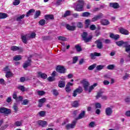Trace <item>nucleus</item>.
<instances>
[{
    "instance_id": "nucleus-1",
    "label": "nucleus",
    "mask_w": 130,
    "mask_h": 130,
    "mask_svg": "<svg viewBox=\"0 0 130 130\" xmlns=\"http://www.w3.org/2000/svg\"><path fill=\"white\" fill-rule=\"evenodd\" d=\"M81 84H82L83 87L84 89V91H88V93H91L92 90H94V88L95 87H97L98 86V83H94L92 85L90 86L89 88V86H90V83L88 81V80L86 79H83V80L80 81Z\"/></svg>"
},
{
    "instance_id": "nucleus-2",
    "label": "nucleus",
    "mask_w": 130,
    "mask_h": 130,
    "mask_svg": "<svg viewBox=\"0 0 130 130\" xmlns=\"http://www.w3.org/2000/svg\"><path fill=\"white\" fill-rule=\"evenodd\" d=\"M81 37L82 40H83L85 43H87L88 42H91V40H92V39L93 38V36L90 35L88 37V32H83L81 35Z\"/></svg>"
},
{
    "instance_id": "nucleus-3",
    "label": "nucleus",
    "mask_w": 130,
    "mask_h": 130,
    "mask_svg": "<svg viewBox=\"0 0 130 130\" xmlns=\"http://www.w3.org/2000/svg\"><path fill=\"white\" fill-rule=\"evenodd\" d=\"M78 3V4L75 8V10L77 12L83 11V8H84V2L82 0H79Z\"/></svg>"
},
{
    "instance_id": "nucleus-4",
    "label": "nucleus",
    "mask_w": 130,
    "mask_h": 130,
    "mask_svg": "<svg viewBox=\"0 0 130 130\" xmlns=\"http://www.w3.org/2000/svg\"><path fill=\"white\" fill-rule=\"evenodd\" d=\"M76 124H77V121L76 120H74L72 121L71 123L67 124L66 125L65 127L67 130L72 129L76 127Z\"/></svg>"
},
{
    "instance_id": "nucleus-5",
    "label": "nucleus",
    "mask_w": 130,
    "mask_h": 130,
    "mask_svg": "<svg viewBox=\"0 0 130 130\" xmlns=\"http://www.w3.org/2000/svg\"><path fill=\"white\" fill-rule=\"evenodd\" d=\"M82 92L83 88L81 86H79L73 91V97H76L78 94H81Z\"/></svg>"
},
{
    "instance_id": "nucleus-6",
    "label": "nucleus",
    "mask_w": 130,
    "mask_h": 130,
    "mask_svg": "<svg viewBox=\"0 0 130 130\" xmlns=\"http://www.w3.org/2000/svg\"><path fill=\"white\" fill-rule=\"evenodd\" d=\"M103 40H104V39L101 38V39H99L95 41L96 47L99 49H102V48H103V44H102V41H103Z\"/></svg>"
},
{
    "instance_id": "nucleus-7",
    "label": "nucleus",
    "mask_w": 130,
    "mask_h": 130,
    "mask_svg": "<svg viewBox=\"0 0 130 130\" xmlns=\"http://www.w3.org/2000/svg\"><path fill=\"white\" fill-rule=\"evenodd\" d=\"M66 70L67 69H66V68H64V67L63 66H57L56 68V72L59 73L60 74H66Z\"/></svg>"
},
{
    "instance_id": "nucleus-8",
    "label": "nucleus",
    "mask_w": 130,
    "mask_h": 130,
    "mask_svg": "<svg viewBox=\"0 0 130 130\" xmlns=\"http://www.w3.org/2000/svg\"><path fill=\"white\" fill-rule=\"evenodd\" d=\"M32 61L31 59L28 58L27 60L23 63L22 67L24 69H27L28 67H30L31 66V63Z\"/></svg>"
},
{
    "instance_id": "nucleus-9",
    "label": "nucleus",
    "mask_w": 130,
    "mask_h": 130,
    "mask_svg": "<svg viewBox=\"0 0 130 130\" xmlns=\"http://www.w3.org/2000/svg\"><path fill=\"white\" fill-rule=\"evenodd\" d=\"M0 112L1 113H5V114H10L11 113V110L6 108H0Z\"/></svg>"
},
{
    "instance_id": "nucleus-10",
    "label": "nucleus",
    "mask_w": 130,
    "mask_h": 130,
    "mask_svg": "<svg viewBox=\"0 0 130 130\" xmlns=\"http://www.w3.org/2000/svg\"><path fill=\"white\" fill-rule=\"evenodd\" d=\"M102 18H103V14L100 13L99 15L93 17L92 18V22H96L98 20H99L100 19H102Z\"/></svg>"
},
{
    "instance_id": "nucleus-11",
    "label": "nucleus",
    "mask_w": 130,
    "mask_h": 130,
    "mask_svg": "<svg viewBox=\"0 0 130 130\" xmlns=\"http://www.w3.org/2000/svg\"><path fill=\"white\" fill-rule=\"evenodd\" d=\"M85 115H86V111H82L79 114L78 116L75 119V120H79V119H82V118H84L85 117Z\"/></svg>"
},
{
    "instance_id": "nucleus-12",
    "label": "nucleus",
    "mask_w": 130,
    "mask_h": 130,
    "mask_svg": "<svg viewBox=\"0 0 130 130\" xmlns=\"http://www.w3.org/2000/svg\"><path fill=\"white\" fill-rule=\"evenodd\" d=\"M110 8H113V9H119V4L117 3H110L109 4Z\"/></svg>"
},
{
    "instance_id": "nucleus-13",
    "label": "nucleus",
    "mask_w": 130,
    "mask_h": 130,
    "mask_svg": "<svg viewBox=\"0 0 130 130\" xmlns=\"http://www.w3.org/2000/svg\"><path fill=\"white\" fill-rule=\"evenodd\" d=\"M113 112V111L112 110V109H111V108L108 107L106 108L105 113L106 115H107L108 116H110V115L112 114Z\"/></svg>"
},
{
    "instance_id": "nucleus-14",
    "label": "nucleus",
    "mask_w": 130,
    "mask_h": 130,
    "mask_svg": "<svg viewBox=\"0 0 130 130\" xmlns=\"http://www.w3.org/2000/svg\"><path fill=\"white\" fill-rule=\"evenodd\" d=\"M119 30L120 33H121V34H123V35H128V34H129L128 30L124 29L123 27H120Z\"/></svg>"
},
{
    "instance_id": "nucleus-15",
    "label": "nucleus",
    "mask_w": 130,
    "mask_h": 130,
    "mask_svg": "<svg viewBox=\"0 0 130 130\" xmlns=\"http://www.w3.org/2000/svg\"><path fill=\"white\" fill-rule=\"evenodd\" d=\"M38 123L39 125L42 126V127L47 126V122L46 121L39 120Z\"/></svg>"
},
{
    "instance_id": "nucleus-16",
    "label": "nucleus",
    "mask_w": 130,
    "mask_h": 130,
    "mask_svg": "<svg viewBox=\"0 0 130 130\" xmlns=\"http://www.w3.org/2000/svg\"><path fill=\"white\" fill-rule=\"evenodd\" d=\"M91 59H95V56H101V53L98 52L91 53L90 54Z\"/></svg>"
},
{
    "instance_id": "nucleus-17",
    "label": "nucleus",
    "mask_w": 130,
    "mask_h": 130,
    "mask_svg": "<svg viewBox=\"0 0 130 130\" xmlns=\"http://www.w3.org/2000/svg\"><path fill=\"white\" fill-rule=\"evenodd\" d=\"M37 74L39 78H41L42 79H47V75H46V74L43 73L41 72H39Z\"/></svg>"
},
{
    "instance_id": "nucleus-18",
    "label": "nucleus",
    "mask_w": 130,
    "mask_h": 130,
    "mask_svg": "<svg viewBox=\"0 0 130 130\" xmlns=\"http://www.w3.org/2000/svg\"><path fill=\"white\" fill-rule=\"evenodd\" d=\"M45 19L46 21H48V20H54V16L52 14H47L45 15Z\"/></svg>"
},
{
    "instance_id": "nucleus-19",
    "label": "nucleus",
    "mask_w": 130,
    "mask_h": 130,
    "mask_svg": "<svg viewBox=\"0 0 130 130\" xmlns=\"http://www.w3.org/2000/svg\"><path fill=\"white\" fill-rule=\"evenodd\" d=\"M101 23L102 25H103V26H107V25H109L110 24V22L108 20L103 19L101 20Z\"/></svg>"
},
{
    "instance_id": "nucleus-20",
    "label": "nucleus",
    "mask_w": 130,
    "mask_h": 130,
    "mask_svg": "<svg viewBox=\"0 0 130 130\" xmlns=\"http://www.w3.org/2000/svg\"><path fill=\"white\" fill-rule=\"evenodd\" d=\"M110 38L112 39H114L115 40H117L119 39V35H114V34H111L110 35Z\"/></svg>"
},
{
    "instance_id": "nucleus-21",
    "label": "nucleus",
    "mask_w": 130,
    "mask_h": 130,
    "mask_svg": "<svg viewBox=\"0 0 130 130\" xmlns=\"http://www.w3.org/2000/svg\"><path fill=\"white\" fill-rule=\"evenodd\" d=\"M66 28L68 30L70 31H75V30H76V26H71L70 24H67Z\"/></svg>"
},
{
    "instance_id": "nucleus-22",
    "label": "nucleus",
    "mask_w": 130,
    "mask_h": 130,
    "mask_svg": "<svg viewBox=\"0 0 130 130\" xmlns=\"http://www.w3.org/2000/svg\"><path fill=\"white\" fill-rule=\"evenodd\" d=\"M58 87L59 88H64L66 87V81L60 80L58 82Z\"/></svg>"
},
{
    "instance_id": "nucleus-23",
    "label": "nucleus",
    "mask_w": 130,
    "mask_h": 130,
    "mask_svg": "<svg viewBox=\"0 0 130 130\" xmlns=\"http://www.w3.org/2000/svg\"><path fill=\"white\" fill-rule=\"evenodd\" d=\"M29 37H28V35H26L25 36H21V40L22 41V42H23V43H27V41L28 40V38Z\"/></svg>"
},
{
    "instance_id": "nucleus-24",
    "label": "nucleus",
    "mask_w": 130,
    "mask_h": 130,
    "mask_svg": "<svg viewBox=\"0 0 130 130\" xmlns=\"http://www.w3.org/2000/svg\"><path fill=\"white\" fill-rule=\"evenodd\" d=\"M25 18V14H22L21 15H18V16L16 18V21L18 22H21L22 19Z\"/></svg>"
},
{
    "instance_id": "nucleus-25",
    "label": "nucleus",
    "mask_w": 130,
    "mask_h": 130,
    "mask_svg": "<svg viewBox=\"0 0 130 130\" xmlns=\"http://www.w3.org/2000/svg\"><path fill=\"white\" fill-rule=\"evenodd\" d=\"M8 18V14L5 13L0 12V20L2 19H6Z\"/></svg>"
},
{
    "instance_id": "nucleus-26",
    "label": "nucleus",
    "mask_w": 130,
    "mask_h": 130,
    "mask_svg": "<svg viewBox=\"0 0 130 130\" xmlns=\"http://www.w3.org/2000/svg\"><path fill=\"white\" fill-rule=\"evenodd\" d=\"M11 50H12V51H17V50H22V49H20L19 47L15 46L11 47Z\"/></svg>"
},
{
    "instance_id": "nucleus-27",
    "label": "nucleus",
    "mask_w": 130,
    "mask_h": 130,
    "mask_svg": "<svg viewBox=\"0 0 130 130\" xmlns=\"http://www.w3.org/2000/svg\"><path fill=\"white\" fill-rule=\"evenodd\" d=\"M71 12L70 10H67L66 11L65 13L63 14L62 17L63 18H66V17H68L69 16H71Z\"/></svg>"
},
{
    "instance_id": "nucleus-28",
    "label": "nucleus",
    "mask_w": 130,
    "mask_h": 130,
    "mask_svg": "<svg viewBox=\"0 0 130 130\" xmlns=\"http://www.w3.org/2000/svg\"><path fill=\"white\" fill-rule=\"evenodd\" d=\"M91 24V20L90 19L85 20V28H89Z\"/></svg>"
},
{
    "instance_id": "nucleus-29",
    "label": "nucleus",
    "mask_w": 130,
    "mask_h": 130,
    "mask_svg": "<svg viewBox=\"0 0 130 130\" xmlns=\"http://www.w3.org/2000/svg\"><path fill=\"white\" fill-rule=\"evenodd\" d=\"M22 59V56L16 55L13 58V60L15 61H18V60H21Z\"/></svg>"
},
{
    "instance_id": "nucleus-30",
    "label": "nucleus",
    "mask_w": 130,
    "mask_h": 130,
    "mask_svg": "<svg viewBox=\"0 0 130 130\" xmlns=\"http://www.w3.org/2000/svg\"><path fill=\"white\" fill-rule=\"evenodd\" d=\"M34 12H35L34 9H30L28 12L26 13V14L25 15L26 17H29L31 16V13H34Z\"/></svg>"
},
{
    "instance_id": "nucleus-31",
    "label": "nucleus",
    "mask_w": 130,
    "mask_h": 130,
    "mask_svg": "<svg viewBox=\"0 0 130 130\" xmlns=\"http://www.w3.org/2000/svg\"><path fill=\"white\" fill-rule=\"evenodd\" d=\"M13 108L15 113H17L19 108H18V104L15 103L13 105Z\"/></svg>"
},
{
    "instance_id": "nucleus-32",
    "label": "nucleus",
    "mask_w": 130,
    "mask_h": 130,
    "mask_svg": "<svg viewBox=\"0 0 130 130\" xmlns=\"http://www.w3.org/2000/svg\"><path fill=\"white\" fill-rule=\"evenodd\" d=\"M73 107H79V102L75 101L72 104Z\"/></svg>"
},
{
    "instance_id": "nucleus-33",
    "label": "nucleus",
    "mask_w": 130,
    "mask_h": 130,
    "mask_svg": "<svg viewBox=\"0 0 130 130\" xmlns=\"http://www.w3.org/2000/svg\"><path fill=\"white\" fill-rule=\"evenodd\" d=\"M82 17H89V16H91V13L90 12H84L82 13L81 15Z\"/></svg>"
},
{
    "instance_id": "nucleus-34",
    "label": "nucleus",
    "mask_w": 130,
    "mask_h": 130,
    "mask_svg": "<svg viewBox=\"0 0 130 130\" xmlns=\"http://www.w3.org/2000/svg\"><path fill=\"white\" fill-rule=\"evenodd\" d=\"M52 92L53 93V95H54V96H58V95L59 94L58 93V91H57V90L55 89H52Z\"/></svg>"
},
{
    "instance_id": "nucleus-35",
    "label": "nucleus",
    "mask_w": 130,
    "mask_h": 130,
    "mask_svg": "<svg viewBox=\"0 0 130 130\" xmlns=\"http://www.w3.org/2000/svg\"><path fill=\"white\" fill-rule=\"evenodd\" d=\"M75 48H76L77 51H78V52H80V51H82V48L79 45H76L75 46Z\"/></svg>"
},
{
    "instance_id": "nucleus-36",
    "label": "nucleus",
    "mask_w": 130,
    "mask_h": 130,
    "mask_svg": "<svg viewBox=\"0 0 130 130\" xmlns=\"http://www.w3.org/2000/svg\"><path fill=\"white\" fill-rule=\"evenodd\" d=\"M102 94H103V91H100L99 92H98L96 96V99H99V98L102 96Z\"/></svg>"
},
{
    "instance_id": "nucleus-37",
    "label": "nucleus",
    "mask_w": 130,
    "mask_h": 130,
    "mask_svg": "<svg viewBox=\"0 0 130 130\" xmlns=\"http://www.w3.org/2000/svg\"><path fill=\"white\" fill-rule=\"evenodd\" d=\"M39 23L41 26H44V25H45V23H46V21L44 19H41Z\"/></svg>"
},
{
    "instance_id": "nucleus-38",
    "label": "nucleus",
    "mask_w": 130,
    "mask_h": 130,
    "mask_svg": "<svg viewBox=\"0 0 130 130\" xmlns=\"http://www.w3.org/2000/svg\"><path fill=\"white\" fill-rule=\"evenodd\" d=\"M104 68V66L103 65H99L96 67V71H101V70H103Z\"/></svg>"
},
{
    "instance_id": "nucleus-39",
    "label": "nucleus",
    "mask_w": 130,
    "mask_h": 130,
    "mask_svg": "<svg viewBox=\"0 0 130 130\" xmlns=\"http://www.w3.org/2000/svg\"><path fill=\"white\" fill-rule=\"evenodd\" d=\"M17 89L21 90L22 92H25V87L23 85H20L17 87Z\"/></svg>"
},
{
    "instance_id": "nucleus-40",
    "label": "nucleus",
    "mask_w": 130,
    "mask_h": 130,
    "mask_svg": "<svg viewBox=\"0 0 130 130\" xmlns=\"http://www.w3.org/2000/svg\"><path fill=\"white\" fill-rule=\"evenodd\" d=\"M14 2H13V4L14 6H18V5H20V3H21L20 0H14Z\"/></svg>"
},
{
    "instance_id": "nucleus-41",
    "label": "nucleus",
    "mask_w": 130,
    "mask_h": 130,
    "mask_svg": "<svg viewBox=\"0 0 130 130\" xmlns=\"http://www.w3.org/2000/svg\"><path fill=\"white\" fill-rule=\"evenodd\" d=\"M96 25H95V24H91L90 25V26H89V29L91 30V31H94L95 30H96Z\"/></svg>"
},
{
    "instance_id": "nucleus-42",
    "label": "nucleus",
    "mask_w": 130,
    "mask_h": 130,
    "mask_svg": "<svg viewBox=\"0 0 130 130\" xmlns=\"http://www.w3.org/2000/svg\"><path fill=\"white\" fill-rule=\"evenodd\" d=\"M13 76V73L11 71L7 72L6 74V78H11Z\"/></svg>"
},
{
    "instance_id": "nucleus-43",
    "label": "nucleus",
    "mask_w": 130,
    "mask_h": 130,
    "mask_svg": "<svg viewBox=\"0 0 130 130\" xmlns=\"http://www.w3.org/2000/svg\"><path fill=\"white\" fill-rule=\"evenodd\" d=\"M96 63H94L91 66H90L88 68V70L89 71H92L93 70V69H95V67H96Z\"/></svg>"
},
{
    "instance_id": "nucleus-44",
    "label": "nucleus",
    "mask_w": 130,
    "mask_h": 130,
    "mask_svg": "<svg viewBox=\"0 0 130 130\" xmlns=\"http://www.w3.org/2000/svg\"><path fill=\"white\" fill-rule=\"evenodd\" d=\"M123 44V41L116 42V44L119 47L122 46Z\"/></svg>"
},
{
    "instance_id": "nucleus-45",
    "label": "nucleus",
    "mask_w": 130,
    "mask_h": 130,
    "mask_svg": "<svg viewBox=\"0 0 130 130\" xmlns=\"http://www.w3.org/2000/svg\"><path fill=\"white\" fill-rule=\"evenodd\" d=\"M45 111H41L39 112L40 116H41L42 117H44V116H45Z\"/></svg>"
},
{
    "instance_id": "nucleus-46",
    "label": "nucleus",
    "mask_w": 130,
    "mask_h": 130,
    "mask_svg": "<svg viewBox=\"0 0 130 130\" xmlns=\"http://www.w3.org/2000/svg\"><path fill=\"white\" fill-rule=\"evenodd\" d=\"M14 125L16 126H21V125H22V122L17 121L14 123Z\"/></svg>"
},
{
    "instance_id": "nucleus-47",
    "label": "nucleus",
    "mask_w": 130,
    "mask_h": 130,
    "mask_svg": "<svg viewBox=\"0 0 130 130\" xmlns=\"http://www.w3.org/2000/svg\"><path fill=\"white\" fill-rule=\"evenodd\" d=\"M78 59H79V58L78 57V56H74L73 58L72 63H76L77 62V61H78Z\"/></svg>"
},
{
    "instance_id": "nucleus-48",
    "label": "nucleus",
    "mask_w": 130,
    "mask_h": 130,
    "mask_svg": "<svg viewBox=\"0 0 130 130\" xmlns=\"http://www.w3.org/2000/svg\"><path fill=\"white\" fill-rule=\"evenodd\" d=\"M61 3H62V0H57L55 5L57 7H58V6H60L61 5Z\"/></svg>"
},
{
    "instance_id": "nucleus-49",
    "label": "nucleus",
    "mask_w": 130,
    "mask_h": 130,
    "mask_svg": "<svg viewBox=\"0 0 130 130\" xmlns=\"http://www.w3.org/2000/svg\"><path fill=\"white\" fill-rule=\"evenodd\" d=\"M58 40H60L61 41H67V39L65 37L60 36L58 38Z\"/></svg>"
},
{
    "instance_id": "nucleus-50",
    "label": "nucleus",
    "mask_w": 130,
    "mask_h": 130,
    "mask_svg": "<svg viewBox=\"0 0 130 130\" xmlns=\"http://www.w3.org/2000/svg\"><path fill=\"white\" fill-rule=\"evenodd\" d=\"M47 80L49 82H53V81H55V78L54 77H52V76H50L47 78Z\"/></svg>"
},
{
    "instance_id": "nucleus-51",
    "label": "nucleus",
    "mask_w": 130,
    "mask_h": 130,
    "mask_svg": "<svg viewBox=\"0 0 130 130\" xmlns=\"http://www.w3.org/2000/svg\"><path fill=\"white\" fill-rule=\"evenodd\" d=\"M41 12L40 11H36V14L35 15V19H37L40 15Z\"/></svg>"
},
{
    "instance_id": "nucleus-52",
    "label": "nucleus",
    "mask_w": 130,
    "mask_h": 130,
    "mask_svg": "<svg viewBox=\"0 0 130 130\" xmlns=\"http://www.w3.org/2000/svg\"><path fill=\"white\" fill-rule=\"evenodd\" d=\"M29 104V100L27 99H25L23 100V103H22V105H27Z\"/></svg>"
},
{
    "instance_id": "nucleus-53",
    "label": "nucleus",
    "mask_w": 130,
    "mask_h": 130,
    "mask_svg": "<svg viewBox=\"0 0 130 130\" xmlns=\"http://www.w3.org/2000/svg\"><path fill=\"white\" fill-rule=\"evenodd\" d=\"M23 99H24V98H23V96H18V97L17 98V99L16 100V101L17 102H22L23 101Z\"/></svg>"
},
{
    "instance_id": "nucleus-54",
    "label": "nucleus",
    "mask_w": 130,
    "mask_h": 130,
    "mask_svg": "<svg viewBox=\"0 0 130 130\" xmlns=\"http://www.w3.org/2000/svg\"><path fill=\"white\" fill-rule=\"evenodd\" d=\"M17 92H14L13 94V99H15L16 101H17V99H18V95H17Z\"/></svg>"
},
{
    "instance_id": "nucleus-55",
    "label": "nucleus",
    "mask_w": 130,
    "mask_h": 130,
    "mask_svg": "<svg viewBox=\"0 0 130 130\" xmlns=\"http://www.w3.org/2000/svg\"><path fill=\"white\" fill-rule=\"evenodd\" d=\"M114 67L115 66L113 64H110L107 66V69H108V70H113Z\"/></svg>"
},
{
    "instance_id": "nucleus-56",
    "label": "nucleus",
    "mask_w": 130,
    "mask_h": 130,
    "mask_svg": "<svg viewBox=\"0 0 130 130\" xmlns=\"http://www.w3.org/2000/svg\"><path fill=\"white\" fill-rule=\"evenodd\" d=\"M38 94L39 96H43L45 94V91H38Z\"/></svg>"
},
{
    "instance_id": "nucleus-57",
    "label": "nucleus",
    "mask_w": 130,
    "mask_h": 130,
    "mask_svg": "<svg viewBox=\"0 0 130 130\" xmlns=\"http://www.w3.org/2000/svg\"><path fill=\"white\" fill-rule=\"evenodd\" d=\"M74 86V83H72L71 82H68L66 85V88H71V87Z\"/></svg>"
},
{
    "instance_id": "nucleus-58",
    "label": "nucleus",
    "mask_w": 130,
    "mask_h": 130,
    "mask_svg": "<svg viewBox=\"0 0 130 130\" xmlns=\"http://www.w3.org/2000/svg\"><path fill=\"white\" fill-rule=\"evenodd\" d=\"M129 44L128 42H123L122 46L126 48Z\"/></svg>"
},
{
    "instance_id": "nucleus-59",
    "label": "nucleus",
    "mask_w": 130,
    "mask_h": 130,
    "mask_svg": "<svg viewBox=\"0 0 130 130\" xmlns=\"http://www.w3.org/2000/svg\"><path fill=\"white\" fill-rule=\"evenodd\" d=\"M124 101L126 103H130V97L127 96L126 98H125Z\"/></svg>"
},
{
    "instance_id": "nucleus-60",
    "label": "nucleus",
    "mask_w": 130,
    "mask_h": 130,
    "mask_svg": "<svg viewBox=\"0 0 130 130\" xmlns=\"http://www.w3.org/2000/svg\"><path fill=\"white\" fill-rule=\"evenodd\" d=\"M39 102L41 103H45V102H46V99H45V98H43V99H41Z\"/></svg>"
},
{
    "instance_id": "nucleus-61",
    "label": "nucleus",
    "mask_w": 130,
    "mask_h": 130,
    "mask_svg": "<svg viewBox=\"0 0 130 130\" xmlns=\"http://www.w3.org/2000/svg\"><path fill=\"white\" fill-rule=\"evenodd\" d=\"M95 108H101V104L99 103H95Z\"/></svg>"
},
{
    "instance_id": "nucleus-62",
    "label": "nucleus",
    "mask_w": 130,
    "mask_h": 130,
    "mask_svg": "<svg viewBox=\"0 0 130 130\" xmlns=\"http://www.w3.org/2000/svg\"><path fill=\"white\" fill-rule=\"evenodd\" d=\"M78 28H83V23L81 22H79L77 23Z\"/></svg>"
},
{
    "instance_id": "nucleus-63",
    "label": "nucleus",
    "mask_w": 130,
    "mask_h": 130,
    "mask_svg": "<svg viewBox=\"0 0 130 130\" xmlns=\"http://www.w3.org/2000/svg\"><path fill=\"white\" fill-rule=\"evenodd\" d=\"M90 127H94L95 126V122L92 121L89 123Z\"/></svg>"
},
{
    "instance_id": "nucleus-64",
    "label": "nucleus",
    "mask_w": 130,
    "mask_h": 130,
    "mask_svg": "<svg viewBox=\"0 0 130 130\" xmlns=\"http://www.w3.org/2000/svg\"><path fill=\"white\" fill-rule=\"evenodd\" d=\"M125 52H128V51H130V45L127 46V47L125 48Z\"/></svg>"
}]
</instances>
